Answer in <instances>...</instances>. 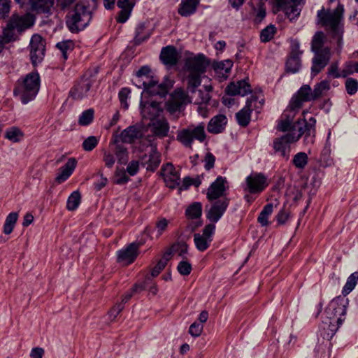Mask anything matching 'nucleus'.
Instances as JSON below:
<instances>
[{"instance_id":"30","label":"nucleus","mask_w":358,"mask_h":358,"mask_svg":"<svg viewBox=\"0 0 358 358\" xmlns=\"http://www.w3.org/2000/svg\"><path fill=\"white\" fill-rule=\"evenodd\" d=\"M199 0H185L178 8V13L184 17L193 14L196 9Z\"/></svg>"},{"instance_id":"8","label":"nucleus","mask_w":358,"mask_h":358,"mask_svg":"<svg viewBox=\"0 0 358 358\" xmlns=\"http://www.w3.org/2000/svg\"><path fill=\"white\" fill-rule=\"evenodd\" d=\"M245 191L250 194H260L268 185L267 178L262 173H252L245 179Z\"/></svg>"},{"instance_id":"64","label":"nucleus","mask_w":358,"mask_h":358,"mask_svg":"<svg viewBox=\"0 0 358 358\" xmlns=\"http://www.w3.org/2000/svg\"><path fill=\"white\" fill-rule=\"evenodd\" d=\"M123 309L124 305L122 303H117L114 307H113L108 312L109 317L111 320H114Z\"/></svg>"},{"instance_id":"12","label":"nucleus","mask_w":358,"mask_h":358,"mask_svg":"<svg viewBox=\"0 0 358 358\" xmlns=\"http://www.w3.org/2000/svg\"><path fill=\"white\" fill-rule=\"evenodd\" d=\"M45 55V42L38 34H34L30 41V58L34 65L40 63Z\"/></svg>"},{"instance_id":"34","label":"nucleus","mask_w":358,"mask_h":358,"mask_svg":"<svg viewBox=\"0 0 358 358\" xmlns=\"http://www.w3.org/2000/svg\"><path fill=\"white\" fill-rule=\"evenodd\" d=\"M172 254V250H167L163 255L162 259H161L157 264V265L152 268L151 275L152 277L157 276L161 271H162L165 266H166L169 260L170 259L171 255Z\"/></svg>"},{"instance_id":"23","label":"nucleus","mask_w":358,"mask_h":358,"mask_svg":"<svg viewBox=\"0 0 358 358\" xmlns=\"http://www.w3.org/2000/svg\"><path fill=\"white\" fill-rule=\"evenodd\" d=\"M160 59L165 65H176L178 60V55L176 48L172 45L163 48L160 53Z\"/></svg>"},{"instance_id":"51","label":"nucleus","mask_w":358,"mask_h":358,"mask_svg":"<svg viewBox=\"0 0 358 358\" xmlns=\"http://www.w3.org/2000/svg\"><path fill=\"white\" fill-rule=\"evenodd\" d=\"M275 27L273 25H268L264 28L260 34L261 41L264 43L268 42L273 38L275 33Z\"/></svg>"},{"instance_id":"15","label":"nucleus","mask_w":358,"mask_h":358,"mask_svg":"<svg viewBox=\"0 0 358 358\" xmlns=\"http://www.w3.org/2000/svg\"><path fill=\"white\" fill-rule=\"evenodd\" d=\"M142 94L145 96H165L169 91V85L166 83H159L156 77H154L148 85H143Z\"/></svg>"},{"instance_id":"49","label":"nucleus","mask_w":358,"mask_h":358,"mask_svg":"<svg viewBox=\"0 0 358 358\" xmlns=\"http://www.w3.org/2000/svg\"><path fill=\"white\" fill-rule=\"evenodd\" d=\"M201 204L199 202L192 203L186 210V215L192 219L199 217L201 215Z\"/></svg>"},{"instance_id":"13","label":"nucleus","mask_w":358,"mask_h":358,"mask_svg":"<svg viewBox=\"0 0 358 358\" xmlns=\"http://www.w3.org/2000/svg\"><path fill=\"white\" fill-rule=\"evenodd\" d=\"M94 82L95 78L93 76L84 75L71 90V95L73 99L79 100L86 96Z\"/></svg>"},{"instance_id":"1","label":"nucleus","mask_w":358,"mask_h":358,"mask_svg":"<svg viewBox=\"0 0 358 358\" xmlns=\"http://www.w3.org/2000/svg\"><path fill=\"white\" fill-rule=\"evenodd\" d=\"M208 65L209 62L203 55H198L186 59L185 66L189 102L201 104L207 103L210 100L209 93L213 89L211 85H203V90L197 89L201 86V76L206 72Z\"/></svg>"},{"instance_id":"31","label":"nucleus","mask_w":358,"mask_h":358,"mask_svg":"<svg viewBox=\"0 0 358 358\" xmlns=\"http://www.w3.org/2000/svg\"><path fill=\"white\" fill-rule=\"evenodd\" d=\"M136 76L138 79V83L140 84L139 87H141V85H148V82H150V80L155 77L148 66H142L136 71Z\"/></svg>"},{"instance_id":"26","label":"nucleus","mask_w":358,"mask_h":358,"mask_svg":"<svg viewBox=\"0 0 358 358\" xmlns=\"http://www.w3.org/2000/svg\"><path fill=\"white\" fill-rule=\"evenodd\" d=\"M77 162L75 158L69 159L68 162L59 169V172L56 177V181L59 183L64 182L72 174L76 166Z\"/></svg>"},{"instance_id":"58","label":"nucleus","mask_w":358,"mask_h":358,"mask_svg":"<svg viewBox=\"0 0 358 358\" xmlns=\"http://www.w3.org/2000/svg\"><path fill=\"white\" fill-rule=\"evenodd\" d=\"M77 0H56V6L58 9L65 11L70 9Z\"/></svg>"},{"instance_id":"48","label":"nucleus","mask_w":358,"mask_h":358,"mask_svg":"<svg viewBox=\"0 0 358 358\" xmlns=\"http://www.w3.org/2000/svg\"><path fill=\"white\" fill-rule=\"evenodd\" d=\"M14 29L9 26V23H8L6 28H5L2 32V34L0 35V43L3 45H6L12 41L15 40V33Z\"/></svg>"},{"instance_id":"60","label":"nucleus","mask_w":358,"mask_h":358,"mask_svg":"<svg viewBox=\"0 0 358 358\" xmlns=\"http://www.w3.org/2000/svg\"><path fill=\"white\" fill-rule=\"evenodd\" d=\"M145 285H135L131 291L127 292L122 297V302L123 304L127 302L133 296L134 293L144 289Z\"/></svg>"},{"instance_id":"16","label":"nucleus","mask_w":358,"mask_h":358,"mask_svg":"<svg viewBox=\"0 0 358 358\" xmlns=\"http://www.w3.org/2000/svg\"><path fill=\"white\" fill-rule=\"evenodd\" d=\"M161 173L164 182L169 188L174 189L179 185L180 176L172 164L167 163L164 165L161 169Z\"/></svg>"},{"instance_id":"22","label":"nucleus","mask_w":358,"mask_h":358,"mask_svg":"<svg viewBox=\"0 0 358 358\" xmlns=\"http://www.w3.org/2000/svg\"><path fill=\"white\" fill-rule=\"evenodd\" d=\"M256 101V99L250 97L247 99L246 104L243 108L236 114V117L239 125L246 127L250 121V115L252 111V103Z\"/></svg>"},{"instance_id":"9","label":"nucleus","mask_w":358,"mask_h":358,"mask_svg":"<svg viewBox=\"0 0 358 358\" xmlns=\"http://www.w3.org/2000/svg\"><path fill=\"white\" fill-rule=\"evenodd\" d=\"M276 6L283 10L292 21L296 19L301 11L303 0H274Z\"/></svg>"},{"instance_id":"10","label":"nucleus","mask_w":358,"mask_h":358,"mask_svg":"<svg viewBox=\"0 0 358 358\" xmlns=\"http://www.w3.org/2000/svg\"><path fill=\"white\" fill-rule=\"evenodd\" d=\"M314 96L311 87L308 85H303L293 96L289 103V110L292 112L301 108L304 102L314 101Z\"/></svg>"},{"instance_id":"7","label":"nucleus","mask_w":358,"mask_h":358,"mask_svg":"<svg viewBox=\"0 0 358 358\" xmlns=\"http://www.w3.org/2000/svg\"><path fill=\"white\" fill-rule=\"evenodd\" d=\"M206 134L205 124L200 123L196 126L190 125L187 128L177 131L176 140L186 148H192V143L194 140L202 143L205 141Z\"/></svg>"},{"instance_id":"4","label":"nucleus","mask_w":358,"mask_h":358,"mask_svg":"<svg viewBox=\"0 0 358 358\" xmlns=\"http://www.w3.org/2000/svg\"><path fill=\"white\" fill-rule=\"evenodd\" d=\"M97 0H80L73 10L66 16V24L72 33L84 29L92 17V13L96 9Z\"/></svg>"},{"instance_id":"63","label":"nucleus","mask_w":358,"mask_h":358,"mask_svg":"<svg viewBox=\"0 0 358 358\" xmlns=\"http://www.w3.org/2000/svg\"><path fill=\"white\" fill-rule=\"evenodd\" d=\"M8 0H0V18H4L10 12Z\"/></svg>"},{"instance_id":"36","label":"nucleus","mask_w":358,"mask_h":358,"mask_svg":"<svg viewBox=\"0 0 358 358\" xmlns=\"http://www.w3.org/2000/svg\"><path fill=\"white\" fill-rule=\"evenodd\" d=\"M5 137L13 143H17L23 138L24 134L19 128L12 127L6 130Z\"/></svg>"},{"instance_id":"41","label":"nucleus","mask_w":358,"mask_h":358,"mask_svg":"<svg viewBox=\"0 0 358 358\" xmlns=\"http://www.w3.org/2000/svg\"><path fill=\"white\" fill-rule=\"evenodd\" d=\"M56 47L61 51L63 59L66 60L69 53L74 48V43L71 40H66L57 43Z\"/></svg>"},{"instance_id":"43","label":"nucleus","mask_w":358,"mask_h":358,"mask_svg":"<svg viewBox=\"0 0 358 358\" xmlns=\"http://www.w3.org/2000/svg\"><path fill=\"white\" fill-rule=\"evenodd\" d=\"M329 89L330 84L327 80H322L320 83H317L313 91L315 100L325 94Z\"/></svg>"},{"instance_id":"11","label":"nucleus","mask_w":358,"mask_h":358,"mask_svg":"<svg viewBox=\"0 0 358 358\" xmlns=\"http://www.w3.org/2000/svg\"><path fill=\"white\" fill-rule=\"evenodd\" d=\"M215 229V225L214 224H209L205 226L202 234L199 233L194 234V242L198 250L203 252L209 248Z\"/></svg>"},{"instance_id":"59","label":"nucleus","mask_w":358,"mask_h":358,"mask_svg":"<svg viewBox=\"0 0 358 358\" xmlns=\"http://www.w3.org/2000/svg\"><path fill=\"white\" fill-rule=\"evenodd\" d=\"M327 74L334 78L342 77V71H338V63L337 62H332L328 68Z\"/></svg>"},{"instance_id":"32","label":"nucleus","mask_w":358,"mask_h":358,"mask_svg":"<svg viewBox=\"0 0 358 358\" xmlns=\"http://www.w3.org/2000/svg\"><path fill=\"white\" fill-rule=\"evenodd\" d=\"M110 150L115 152L120 164H124L128 161V152L127 148L115 142L110 143L109 145Z\"/></svg>"},{"instance_id":"24","label":"nucleus","mask_w":358,"mask_h":358,"mask_svg":"<svg viewBox=\"0 0 358 358\" xmlns=\"http://www.w3.org/2000/svg\"><path fill=\"white\" fill-rule=\"evenodd\" d=\"M225 91L229 95L245 96L251 92V87L245 80H239L236 83H231L227 87Z\"/></svg>"},{"instance_id":"57","label":"nucleus","mask_w":358,"mask_h":358,"mask_svg":"<svg viewBox=\"0 0 358 358\" xmlns=\"http://www.w3.org/2000/svg\"><path fill=\"white\" fill-rule=\"evenodd\" d=\"M130 92V90L127 87L122 88L119 92V99L121 103V106L125 109H127L129 106L127 101L129 96Z\"/></svg>"},{"instance_id":"6","label":"nucleus","mask_w":358,"mask_h":358,"mask_svg":"<svg viewBox=\"0 0 358 358\" xmlns=\"http://www.w3.org/2000/svg\"><path fill=\"white\" fill-rule=\"evenodd\" d=\"M40 76L36 72H31L26 75L21 80H18L13 91L14 95L20 97L23 104H27L33 100L40 88Z\"/></svg>"},{"instance_id":"52","label":"nucleus","mask_w":358,"mask_h":358,"mask_svg":"<svg viewBox=\"0 0 358 358\" xmlns=\"http://www.w3.org/2000/svg\"><path fill=\"white\" fill-rule=\"evenodd\" d=\"M358 62H349L345 64L342 69V77L345 78L349 75L352 74L354 72L357 73Z\"/></svg>"},{"instance_id":"25","label":"nucleus","mask_w":358,"mask_h":358,"mask_svg":"<svg viewBox=\"0 0 358 358\" xmlns=\"http://www.w3.org/2000/svg\"><path fill=\"white\" fill-rule=\"evenodd\" d=\"M141 113L143 118L152 120L159 115V103L157 101L147 103H143L141 102Z\"/></svg>"},{"instance_id":"53","label":"nucleus","mask_w":358,"mask_h":358,"mask_svg":"<svg viewBox=\"0 0 358 358\" xmlns=\"http://www.w3.org/2000/svg\"><path fill=\"white\" fill-rule=\"evenodd\" d=\"M99 143L98 138L94 136H91L87 138L83 143V148L84 150L90 152L92 151Z\"/></svg>"},{"instance_id":"55","label":"nucleus","mask_w":358,"mask_h":358,"mask_svg":"<svg viewBox=\"0 0 358 358\" xmlns=\"http://www.w3.org/2000/svg\"><path fill=\"white\" fill-rule=\"evenodd\" d=\"M177 269L180 274L182 275H188L191 273L192 268V265L189 262L182 260L179 262Z\"/></svg>"},{"instance_id":"50","label":"nucleus","mask_w":358,"mask_h":358,"mask_svg":"<svg viewBox=\"0 0 358 358\" xmlns=\"http://www.w3.org/2000/svg\"><path fill=\"white\" fill-rule=\"evenodd\" d=\"M94 113V110L92 108L85 110L80 115L78 123L82 126H87L90 124L93 120Z\"/></svg>"},{"instance_id":"38","label":"nucleus","mask_w":358,"mask_h":358,"mask_svg":"<svg viewBox=\"0 0 358 358\" xmlns=\"http://www.w3.org/2000/svg\"><path fill=\"white\" fill-rule=\"evenodd\" d=\"M17 218L18 213L16 212H13L8 215L3 224V233L5 234H10L13 231Z\"/></svg>"},{"instance_id":"46","label":"nucleus","mask_w":358,"mask_h":358,"mask_svg":"<svg viewBox=\"0 0 358 358\" xmlns=\"http://www.w3.org/2000/svg\"><path fill=\"white\" fill-rule=\"evenodd\" d=\"M289 112H290L291 115H289L287 118L282 119L279 122V123L278 124V129L279 131H283V132L288 131L289 133H291L292 127L296 122H295L292 124H291L292 119L294 116V111L292 112V110H290Z\"/></svg>"},{"instance_id":"37","label":"nucleus","mask_w":358,"mask_h":358,"mask_svg":"<svg viewBox=\"0 0 358 358\" xmlns=\"http://www.w3.org/2000/svg\"><path fill=\"white\" fill-rule=\"evenodd\" d=\"M273 206L272 203H268L263 208L261 211L257 221L263 227L268 225V217L272 214Z\"/></svg>"},{"instance_id":"18","label":"nucleus","mask_w":358,"mask_h":358,"mask_svg":"<svg viewBox=\"0 0 358 358\" xmlns=\"http://www.w3.org/2000/svg\"><path fill=\"white\" fill-rule=\"evenodd\" d=\"M229 203V199L224 198L215 201L207 213V218L213 222H217L224 213Z\"/></svg>"},{"instance_id":"56","label":"nucleus","mask_w":358,"mask_h":358,"mask_svg":"<svg viewBox=\"0 0 358 358\" xmlns=\"http://www.w3.org/2000/svg\"><path fill=\"white\" fill-rule=\"evenodd\" d=\"M345 88L347 92L350 94H355L358 90V82L357 80L350 78L345 82Z\"/></svg>"},{"instance_id":"39","label":"nucleus","mask_w":358,"mask_h":358,"mask_svg":"<svg viewBox=\"0 0 358 358\" xmlns=\"http://www.w3.org/2000/svg\"><path fill=\"white\" fill-rule=\"evenodd\" d=\"M301 67V59L299 55H290L286 63V71L295 73L299 71Z\"/></svg>"},{"instance_id":"5","label":"nucleus","mask_w":358,"mask_h":358,"mask_svg":"<svg viewBox=\"0 0 358 358\" xmlns=\"http://www.w3.org/2000/svg\"><path fill=\"white\" fill-rule=\"evenodd\" d=\"M346 314V307L339 299L332 300L326 308L324 315L327 320L323 321V330L322 332L324 338L329 339L335 334L338 329L342 325Z\"/></svg>"},{"instance_id":"19","label":"nucleus","mask_w":358,"mask_h":358,"mask_svg":"<svg viewBox=\"0 0 358 358\" xmlns=\"http://www.w3.org/2000/svg\"><path fill=\"white\" fill-rule=\"evenodd\" d=\"M226 183L227 180L225 178L218 176L207 190L206 196L208 199L213 201L222 196L226 190Z\"/></svg>"},{"instance_id":"3","label":"nucleus","mask_w":358,"mask_h":358,"mask_svg":"<svg viewBox=\"0 0 358 358\" xmlns=\"http://www.w3.org/2000/svg\"><path fill=\"white\" fill-rule=\"evenodd\" d=\"M344 6L340 3L334 9L322 7L317 11L316 22L323 27L329 34L336 41L340 48L343 34Z\"/></svg>"},{"instance_id":"21","label":"nucleus","mask_w":358,"mask_h":358,"mask_svg":"<svg viewBox=\"0 0 358 358\" xmlns=\"http://www.w3.org/2000/svg\"><path fill=\"white\" fill-rule=\"evenodd\" d=\"M141 164L148 171H155L160 164V154L156 148H152L150 152L143 155L141 159Z\"/></svg>"},{"instance_id":"20","label":"nucleus","mask_w":358,"mask_h":358,"mask_svg":"<svg viewBox=\"0 0 358 358\" xmlns=\"http://www.w3.org/2000/svg\"><path fill=\"white\" fill-rule=\"evenodd\" d=\"M139 245L135 243L129 244L126 248L117 252V262L128 265L132 263L138 255Z\"/></svg>"},{"instance_id":"28","label":"nucleus","mask_w":358,"mask_h":358,"mask_svg":"<svg viewBox=\"0 0 358 358\" xmlns=\"http://www.w3.org/2000/svg\"><path fill=\"white\" fill-rule=\"evenodd\" d=\"M151 131L156 136L164 138L168 135L169 124L165 119L157 120L152 123Z\"/></svg>"},{"instance_id":"44","label":"nucleus","mask_w":358,"mask_h":358,"mask_svg":"<svg viewBox=\"0 0 358 358\" xmlns=\"http://www.w3.org/2000/svg\"><path fill=\"white\" fill-rule=\"evenodd\" d=\"M308 162V157L306 152H300L294 156L292 164L298 169H303Z\"/></svg>"},{"instance_id":"35","label":"nucleus","mask_w":358,"mask_h":358,"mask_svg":"<svg viewBox=\"0 0 358 358\" xmlns=\"http://www.w3.org/2000/svg\"><path fill=\"white\" fill-rule=\"evenodd\" d=\"M233 63L230 60H225L219 62H216L213 64V68L215 72L222 76L227 77L228 73L230 72Z\"/></svg>"},{"instance_id":"14","label":"nucleus","mask_w":358,"mask_h":358,"mask_svg":"<svg viewBox=\"0 0 358 358\" xmlns=\"http://www.w3.org/2000/svg\"><path fill=\"white\" fill-rule=\"evenodd\" d=\"M311 73L313 76L319 73L328 64L331 58V51L327 47L322 50L314 52Z\"/></svg>"},{"instance_id":"40","label":"nucleus","mask_w":358,"mask_h":358,"mask_svg":"<svg viewBox=\"0 0 358 358\" xmlns=\"http://www.w3.org/2000/svg\"><path fill=\"white\" fill-rule=\"evenodd\" d=\"M325 40V35L322 31H317L313 37L311 42V48L313 52L322 50L324 42Z\"/></svg>"},{"instance_id":"54","label":"nucleus","mask_w":358,"mask_h":358,"mask_svg":"<svg viewBox=\"0 0 358 358\" xmlns=\"http://www.w3.org/2000/svg\"><path fill=\"white\" fill-rule=\"evenodd\" d=\"M201 183V180L199 177L192 178L190 177H185L183 179L182 185L180 187V190L187 189L190 185H194L198 187Z\"/></svg>"},{"instance_id":"61","label":"nucleus","mask_w":358,"mask_h":358,"mask_svg":"<svg viewBox=\"0 0 358 358\" xmlns=\"http://www.w3.org/2000/svg\"><path fill=\"white\" fill-rule=\"evenodd\" d=\"M103 161L105 166L111 168L115 164V159L113 153L109 151H103Z\"/></svg>"},{"instance_id":"29","label":"nucleus","mask_w":358,"mask_h":358,"mask_svg":"<svg viewBox=\"0 0 358 358\" xmlns=\"http://www.w3.org/2000/svg\"><path fill=\"white\" fill-rule=\"evenodd\" d=\"M141 135V131L138 127L130 126L122 131L120 138L124 143H131Z\"/></svg>"},{"instance_id":"47","label":"nucleus","mask_w":358,"mask_h":358,"mask_svg":"<svg viewBox=\"0 0 358 358\" xmlns=\"http://www.w3.org/2000/svg\"><path fill=\"white\" fill-rule=\"evenodd\" d=\"M80 194L78 191H74L67 200L66 208L69 210H74L80 203Z\"/></svg>"},{"instance_id":"17","label":"nucleus","mask_w":358,"mask_h":358,"mask_svg":"<svg viewBox=\"0 0 358 358\" xmlns=\"http://www.w3.org/2000/svg\"><path fill=\"white\" fill-rule=\"evenodd\" d=\"M9 26L16 29L18 32L29 28L34 24L33 16L29 13L19 15L14 14L8 21Z\"/></svg>"},{"instance_id":"42","label":"nucleus","mask_w":358,"mask_h":358,"mask_svg":"<svg viewBox=\"0 0 358 358\" xmlns=\"http://www.w3.org/2000/svg\"><path fill=\"white\" fill-rule=\"evenodd\" d=\"M358 281V272L352 273L348 278L345 285L343 287L342 293L343 295H348L355 287Z\"/></svg>"},{"instance_id":"45","label":"nucleus","mask_w":358,"mask_h":358,"mask_svg":"<svg viewBox=\"0 0 358 358\" xmlns=\"http://www.w3.org/2000/svg\"><path fill=\"white\" fill-rule=\"evenodd\" d=\"M171 100L175 101L180 107L182 105L189 102V94H186L184 90L181 89L176 90L171 95Z\"/></svg>"},{"instance_id":"27","label":"nucleus","mask_w":358,"mask_h":358,"mask_svg":"<svg viewBox=\"0 0 358 358\" xmlns=\"http://www.w3.org/2000/svg\"><path fill=\"white\" fill-rule=\"evenodd\" d=\"M227 124V117L224 115L213 117L208 122L207 129L211 134L221 133Z\"/></svg>"},{"instance_id":"33","label":"nucleus","mask_w":358,"mask_h":358,"mask_svg":"<svg viewBox=\"0 0 358 358\" xmlns=\"http://www.w3.org/2000/svg\"><path fill=\"white\" fill-rule=\"evenodd\" d=\"M30 5L33 10L46 13L53 6V0H30Z\"/></svg>"},{"instance_id":"62","label":"nucleus","mask_w":358,"mask_h":358,"mask_svg":"<svg viewBox=\"0 0 358 358\" xmlns=\"http://www.w3.org/2000/svg\"><path fill=\"white\" fill-rule=\"evenodd\" d=\"M203 331V325L197 322L192 324L189 329V333L194 337L199 336Z\"/></svg>"},{"instance_id":"2","label":"nucleus","mask_w":358,"mask_h":358,"mask_svg":"<svg viewBox=\"0 0 358 358\" xmlns=\"http://www.w3.org/2000/svg\"><path fill=\"white\" fill-rule=\"evenodd\" d=\"M315 118L311 117L309 122L297 120L292 127L291 133H287L273 140V147L275 152L278 153L283 158L288 159L290 152V144L297 141L304 134V141L307 145L314 143L315 134Z\"/></svg>"}]
</instances>
